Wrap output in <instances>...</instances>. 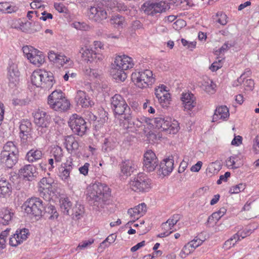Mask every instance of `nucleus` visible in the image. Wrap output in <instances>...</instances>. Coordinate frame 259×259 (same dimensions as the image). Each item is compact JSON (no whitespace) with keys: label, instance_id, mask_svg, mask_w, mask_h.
I'll use <instances>...</instances> for the list:
<instances>
[{"label":"nucleus","instance_id":"41","mask_svg":"<svg viewBox=\"0 0 259 259\" xmlns=\"http://www.w3.org/2000/svg\"><path fill=\"white\" fill-rule=\"evenodd\" d=\"M57 60L55 63L60 65L61 66H65V67H70L73 66V62L69 58L67 57L64 55L59 54Z\"/></svg>","mask_w":259,"mask_h":259},{"label":"nucleus","instance_id":"50","mask_svg":"<svg viewBox=\"0 0 259 259\" xmlns=\"http://www.w3.org/2000/svg\"><path fill=\"white\" fill-rule=\"evenodd\" d=\"M144 162H152L157 159L155 154L151 150H148L144 155Z\"/></svg>","mask_w":259,"mask_h":259},{"label":"nucleus","instance_id":"57","mask_svg":"<svg viewBox=\"0 0 259 259\" xmlns=\"http://www.w3.org/2000/svg\"><path fill=\"white\" fill-rule=\"evenodd\" d=\"M221 218L219 214L217 212H213L210 216H209L207 220L208 224H216L217 222Z\"/></svg>","mask_w":259,"mask_h":259},{"label":"nucleus","instance_id":"24","mask_svg":"<svg viewBox=\"0 0 259 259\" xmlns=\"http://www.w3.org/2000/svg\"><path fill=\"white\" fill-rule=\"evenodd\" d=\"M229 116L228 108L226 106H221L217 108L212 117V121L215 122L219 120H225Z\"/></svg>","mask_w":259,"mask_h":259},{"label":"nucleus","instance_id":"61","mask_svg":"<svg viewBox=\"0 0 259 259\" xmlns=\"http://www.w3.org/2000/svg\"><path fill=\"white\" fill-rule=\"evenodd\" d=\"M222 60H219L218 61L214 62L209 67V69L212 71H216L222 66Z\"/></svg>","mask_w":259,"mask_h":259},{"label":"nucleus","instance_id":"51","mask_svg":"<svg viewBox=\"0 0 259 259\" xmlns=\"http://www.w3.org/2000/svg\"><path fill=\"white\" fill-rule=\"evenodd\" d=\"M166 89V87L162 84L155 89V95L158 101L161 99V97L165 94L164 92H167Z\"/></svg>","mask_w":259,"mask_h":259},{"label":"nucleus","instance_id":"37","mask_svg":"<svg viewBox=\"0 0 259 259\" xmlns=\"http://www.w3.org/2000/svg\"><path fill=\"white\" fill-rule=\"evenodd\" d=\"M181 216L179 214H175L170 218H169L166 222L162 224V227L163 229L169 230H174V226L180 220Z\"/></svg>","mask_w":259,"mask_h":259},{"label":"nucleus","instance_id":"18","mask_svg":"<svg viewBox=\"0 0 259 259\" xmlns=\"http://www.w3.org/2000/svg\"><path fill=\"white\" fill-rule=\"evenodd\" d=\"M181 98L185 111H190L196 105L195 97L191 93H183Z\"/></svg>","mask_w":259,"mask_h":259},{"label":"nucleus","instance_id":"40","mask_svg":"<svg viewBox=\"0 0 259 259\" xmlns=\"http://www.w3.org/2000/svg\"><path fill=\"white\" fill-rule=\"evenodd\" d=\"M42 73L41 69L34 71L31 75L32 83L37 87L43 88V83H42Z\"/></svg>","mask_w":259,"mask_h":259},{"label":"nucleus","instance_id":"53","mask_svg":"<svg viewBox=\"0 0 259 259\" xmlns=\"http://www.w3.org/2000/svg\"><path fill=\"white\" fill-rule=\"evenodd\" d=\"M36 49H34L31 46H24L22 48L23 53L26 57L28 59L33 56V53Z\"/></svg>","mask_w":259,"mask_h":259},{"label":"nucleus","instance_id":"38","mask_svg":"<svg viewBox=\"0 0 259 259\" xmlns=\"http://www.w3.org/2000/svg\"><path fill=\"white\" fill-rule=\"evenodd\" d=\"M60 206L64 215H70V209L72 206V203L69 198H61L60 199Z\"/></svg>","mask_w":259,"mask_h":259},{"label":"nucleus","instance_id":"49","mask_svg":"<svg viewBox=\"0 0 259 259\" xmlns=\"http://www.w3.org/2000/svg\"><path fill=\"white\" fill-rule=\"evenodd\" d=\"M246 186L244 184L240 183L235 186H232L229 189V193L230 194H238L245 189Z\"/></svg>","mask_w":259,"mask_h":259},{"label":"nucleus","instance_id":"64","mask_svg":"<svg viewBox=\"0 0 259 259\" xmlns=\"http://www.w3.org/2000/svg\"><path fill=\"white\" fill-rule=\"evenodd\" d=\"M253 148L256 153L259 152V134L253 140Z\"/></svg>","mask_w":259,"mask_h":259},{"label":"nucleus","instance_id":"12","mask_svg":"<svg viewBox=\"0 0 259 259\" xmlns=\"http://www.w3.org/2000/svg\"><path fill=\"white\" fill-rule=\"evenodd\" d=\"M68 124L72 132L79 136L84 135L87 130V122L77 114H73L70 116Z\"/></svg>","mask_w":259,"mask_h":259},{"label":"nucleus","instance_id":"44","mask_svg":"<svg viewBox=\"0 0 259 259\" xmlns=\"http://www.w3.org/2000/svg\"><path fill=\"white\" fill-rule=\"evenodd\" d=\"M116 142L112 138H106L104 140L102 150L105 152H109L113 150L117 146Z\"/></svg>","mask_w":259,"mask_h":259},{"label":"nucleus","instance_id":"55","mask_svg":"<svg viewBox=\"0 0 259 259\" xmlns=\"http://www.w3.org/2000/svg\"><path fill=\"white\" fill-rule=\"evenodd\" d=\"M165 94L163 95V96L161 97V99H160L158 102L161 104V105L163 107L166 106L167 104L169 103V99H170V94L167 92H163Z\"/></svg>","mask_w":259,"mask_h":259},{"label":"nucleus","instance_id":"11","mask_svg":"<svg viewBox=\"0 0 259 259\" xmlns=\"http://www.w3.org/2000/svg\"><path fill=\"white\" fill-rule=\"evenodd\" d=\"M1 162H17L18 160V150L14 143L9 141L4 145L1 152Z\"/></svg>","mask_w":259,"mask_h":259},{"label":"nucleus","instance_id":"13","mask_svg":"<svg viewBox=\"0 0 259 259\" xmlns=\"http://www.w3.org/2000/svg\"><path fill=\"white\" fill-rule=\"evenodd\" d=\"M55 184L51 178H43L38 183V192L41 196L50 200L55 194Z\"/></svg>","mask_w":259,"mask_h":259},{"label":"nucleus","instance_id":"5","mask_svg":"<svg viewBox=\"0 0 259 259\" xmlns=\"http://www.w3.org/2000/svg\"><path fill=\"white\" fill-rule=\"evenodd\" d=\"M170 8V4L164 1H148L141 6V9L145 14L153 17H157Z\"/></svg>","mask_w":259,"mask_h":259},{"label":"nucleus","instance_id":"3","mask_svg":"<svg viewBox=\"0 0 259 259\" xmlns=\"http://www.w3.org/2000/svg\"><path fill=\"white\" fill-rule=\"evenodd\" d=\"M111 108L116 117H119L120 123L124 120H129L131 110L124 98L119 94H116L111 99Z\"/></svg>","mask_w":259,"mask_h":259},{"label":"nucleus","instance_id":"27","mask_svg":"<svg viewBox=\"0 0 259 259\" xmlns=\"http://www.w3.org/2000/svg\"><path fill=\"white\" fill-rule=\"evenodd\" d=\"M137 168L134 163H121L120 164V175L125 177L131 176Z\"/></svg>","mask_w":259,"mask_h":259},{"label":"nucleus","instance_id":"60","mask_svg":"<svg viewBox=\"0 0 259 259\" xmlns=\"http://www.w3.org/2000/svg\"><path fill=\"white\" fill-rule=\"evenodd\" d=\"M7 234L6 231L3 232L0 234V252L6 246L5 243Z\"/></svg>","mask_w":259,"mask_h":259},{"label":"nucleus","instance_id":"30","mask_svg":"<svg viewBox=\"0 0 259 259\" xmlns=\"http://www.w3.org/2000/svg\"><path fill=\"white\" fill-rule=\"evenodd\" d=\"M70 107L69 101L64 97L63 94V97L61 98L60 101L55 104L54 106L50 107L51 109H54L57 111H66Z\"/></svg>","mask_w":259,"mask_h":259},{"label":"nucleus","instance_id":"6","mask_svg":"<svg viewBox=\"0 0 259 259\" xmlns=\"http://www.w3.org/2000/svg\"><path fill=\"white\" fill-rule=\"evenodd\" d=\"M152 180L144 173L140 172L130 179L128 183L130 188L135 192L145 193L152 188Z\"/></svg>","mask_w":259,"mask_h":259},{"label":"nucleus","instance_id":"33","mask_svg":"<svg viewBox=\"0 0 259 259\" xmlns=\"http://www.w3.org/2000/svg\"><path fill=\"white\" fill-rule=\"evenodd\" d=\"M84 209L82 205L76 203L72 208L71 213L70 212V215L72 219L74 220H78L80 219L84 214Z\"/></svg>","mask_w":259,"mask_h":259},{"label":"nucleus","instance_id":"62","mask_svg":"<svg viewBox=\"0 0 259 259\" xmlns=\"http://www.w3.org/2000/svg\"><path fill=\"white\" fill-rule=\"evenodd\" d=\"M232 46V45L229 43V42H226L218 51H216L217 54H218L219 53V54H221L222 53H224Z\"/></svg>","mask_w":259,"mask_h":259},{"label":"nucleus","instance_id":"29","mask_svg":"<svg viewBox=\"0 0 259 259\" xmlns=\"http://www.w3.org/2000/svg\"><path fill=\"white\" fill-rule=\"evenodd\" d=\"M20 136L22 139L27 140L30 137L31 123L28 121H23L20 125Z\"/></svg>","mask_w":259,"mask_h":259},{"label":"nucleus","instance_id":"22","mask_svg":"<svg viewBox=\"0 0 259 259\" xmlns=\"http://www.w3.org/2000/svg\"><path fill=\"white\" fill-rule=\"evenodd\" d=\"M251 233L252 231L250 229H245L242 231H239L227 240L225 245L228 247L233 246L238 240H240V237L243 239L249 235Z\"/></svg>","mask_w":259,"mask_h":259},{"label":"nucleus","instance_id":"15","mask_svg":"<svg viewBox=\"0 0 259 259\" xmlns=\"http://www.w3.org/2000/svg\"><path fill=\"white\" fill-rule=\"evenodd\" d=\"M20 72L17 64L9 62L8 67V78L9 81V86L11 88L16 87L19 80Z\"/></svg>","mask_w":259,"mask_h":259},{"label":"nucleus","instance_id":"46","mask_svg":"<svg viewBox=\"0 0 259 259\" xmlns=\"http://www.w3.org/2000/svg\"><path fill=\"white\" fill-rule=\"evenodd\" d=\"M15 25L13 26L14 28L22 30L23 32H28V30L26 27H29L31 23L28 21L23 22L21 19L15 21Z\"/></svg>","mask_w":259,"mask_h":259},{"label":"nucleus","instance_id":"31","mask_svg":"<svg viewBox=\"0 0 259 259\" xmlns=\"http://www.w3.org/2000/svg\"><path fill=\"white\" fill-rule=\"evenodd\" d=\"M28 60L32 64L39 66L45 62V56L42 52L36 49Z\"/></svg>","mask_w":259,"mask_h":259},{"label":"nucleus","instance_id":"23","mask_svg":"<svg viewBox=\"0 0 259 259\" xmlns=\"http://www.w3.org/2000/svg\"><path fill=\"white\" fill-rule=\"evenodd\" d=\"M36 172V168L32 164L26 165L20 170V177L26 181H32Z\"/></svg>","mask_w":259,"mask_h":259},{"label":"nucleus","instance_id":"32","mask_svg":"<svg viewBox=\"0 0 259 259\" xmlns=\"http://www.w3.org/2000/svg\"><path fill=\"white\" fill-rule=\"evenodd\" d=\"M44 210L45 211L46 217L49 220H56L59 216V213L56 207L52 204H45Z\"/></svg>","mask_w":259,"mask_h":259},{"label":"nucleus","instance_id":"58","mask_svg":"<svg viewBox=\"0 0 259 259\" xmlns=\"http://www.w3.org/2000/svg\"><path fill=\"white\" fill-rule=\"evenodd\" d=\"M180 157L178 153H174L168 156L163 160V162H178L180 160Z\"/></svg>","mask_w":259,"mask_h":259},{"label":"nucleus","instance_id":"34","mask_svg":"<svg viewBox=\"0 0 259 259\" xmlns=\"http://www.w3.org/2000/svg\"><path fill=\"white\" fill-rule=\"evenodd\" d=\"M14 215L13 212L7 208H3L0 211V224L7 225L11 221Z\"/></svg>","mask_w":259,"mask_h":259},{"label":"nucleus","instance_id":"28","mask_svg":"<svg viewBox=\"0 0 259 259\" xmlns=\"http://www.w3.org/2000/svg\"><path fill=\"white\" fill-rule=\"evenodd\" d=\"M12 185L6 180H0V197L6 198L9 196L12 193Z\"/></svg>","mask_w":259,"mask_h":259},{"label":"nucleus","instance_id":"43","mask_svg":"<svg viewBox=\"0 0 259 259\" xmlns=\"http://www.w3.org/2000/svg\"><path fill=\"white\" fill-rule=\"evenodd\" d=\"M201 87L202 89L206 93L212 94L215 92L216 85L213 83L212 80L207 79V80H204L202 82Z\"/></svg>","mask_w":259,"mask_h":259},{"label":"nucleus","instance_id":"8","mask_svg":"<svg viewBox=\"0 0 259 259\" xmlns=\"http://www.w3.org/2000/svg\"><path fill=\"white\" fill-rule=\"evenodd\" d=\"M45 205V204L39 198L31 197L24 203L22 207L27 214L35 217H39L42 214Z\"/></svg>","mask_w":259,"mask_h":259},{"label":"nucleus","instance_id":"25","mask_svg":"<svg viewBox=\"0 0 259 259\" xmlns=\"http://www.w3.org/2000/svg\"><path fill=\"white\" fill-rule=\"evenodd\" d=\"M42 73V83H43V88L50 89L51 88L54 82V78L53 73L50 71H47L41 69Z\"/></svg>","mask_w":259,"mask_h":259},{"label":"nucleus","instance_id":"21","mask_svg":"<svg viewBox=\"0 0 259 259\" xmlns=\"http://www.w3.org/2000/svg\"><path fill=\"white\" fill-rule=\"evenodd\" d=\"M63 144L69 153L75 152L79 146L78 140L72 135L64 138Z\"/></svg>","mask_w":259,"mask_h":259},{"label":"nucleus","instance_id":"10","mask_svg":"<svg viewBox=\"0 0 259 259\" xmlns=\"http://www.w3.org/2000/svg\"><path fill=\"white\" fill-rule=\"evenodd\" d=\"M104 1L98 2L89 9L88 15L89 18L93 21L100 23L108 17V14L104 7Z\"/></svg>","mask_w":259,"mask_h":259},{"label":"nucleus","instance_id":"42","mask_svg":"<svg viewBox=\"0 0 259 259\" xmlns=\"http://www.w3.org/2000/svg\"><path fill=\"white\" fill-rule=\"evenodd\" d=\"M117 236L115 234H111L100 244L98 249L101 251L108 247L112 243L114 242Z\"/></svg>","mask_w":259,"mask_h":259},{"label":"nucleus","instance_id":"52","mask_svg":"<svg viewBox=\"0 0 259 259\" xmlns=\"http://www.w3.org/2000/svg\"><path fill=\"white\" fill-rule=\"evenodd\" d=\"M143 169L147 172H151L157 168L158 165L157 163H143Z\"/></svg>","mask_w":259,"mask_h":259},{"label":"nucleus","instance_id":"48","mask_svg":"<svg viewBox=\"0 0 259 259\" xmlns=\"http://www.w3.org/2000/svg\"><path fill=\"white\" fill-rule=\"evenodd\" d=\"M84 74L88 77V78L92 80L98 77L99 73L97 70L91 69L85 67L83 70Z\"/></svg>","mask_w":259,"mask_h":259},{"label":"nucleus","instance_id":"17","mask_svg":"<svg viewBox=\"0 0 259 259\" xmlns=\"http://www.w3.org/2000/svg\"><path fill=\"white\" fill-rule=\"evenodd\" d=\"M80 53L81 54V57L83 60L87 62H97L103 59V56L101 54L94 52L92 49L87 47L82 48L80 51Z\"/></svg>","mask_w":259,"mask_h":259},{"label":"nucleus","instance_id":"36","mask_svg":"<svg viewBox=\"0 0 259 259\" xmlns=\"http://www.w3.org/2000/svg\"><path fill=\"white\" fill-rule=\"evenodd\" d=\"M42 155L40 150L33 149L27 152L26 158L28 162H34L40 160L42 157Z\"/></svg>","mask_w":259,"mask_h":259},{"label":"nucleus","instance_id":"63","mask_svg":"<svg viewBox=\"0 0 259 259\" xmlns=\"http://www.w3.org/2000/svg\"><path fill=\"white\" fill-rule=\"evenodd\" d=\"M230 172L228 171L226 172L224 175H221L220 176L219 179L218 180L217 182V184L220 185L223 182H227L228 178L230 177Z\"/></svg>","mask_w":259,"mask_h":259},{"label":"nucleus","instance_id":"59","mask_svg":"<svg viewBox=\"0 0 259 259\" xmlns=\"http://www.w3.org/2000/svg\"><path fill=\"white\" fill-rule=\"evenodd\" d=\"M217 16L219 17L217 22L220 24L225 25L227 23V16L225 14L222 12L218 13Z\"/></svg>","mask_w":259,"mask_h":259},{"label":"nucleus","instance_id":"47","mask_svg":"<svg viewBox=\"0 0 259 259\" xmlns=\"http://www.w3.org/2000/svg\"><path fill=\"white\" fill-rule=\"evenodd\" d=\"M52 154L54 158L55 162H60L62 160L63 152L61 147L60 146H56L53 148Z\"/></svg>","mask_w":259,"mask_h":259},{"label":"nucleus","instance_id":"16","mask_svg":"<svg viewBox=\"0 0 259 259\" xmlns=\"http://www.w3.org/2000/svg\"><path fill=\"white\" fill-rule=\"evenodd\" d=\"M29 232L27 229L17 230L14 235L10 238L9 244L12 246H17L26 240Z\"/></svg>","mask_w":259,"mask_h":259},{"label":"nucleus","instance_id":"26","mask_svg":"<svg viewBox=\"0 0 259 259\" xmlns=\"http://www.w3.org/2000/svg\"><path fill=\"white\" fill-rule=\"evenodd\" d=\"M174 163H159L157 167V174L163 178L169 175L172 171Z\"/></svg>","mask_w":259,"mask_h":259},{"label":"nucleus","instance_id":"45","mask_svg":"<svg viewBox=\"0 0 259 259\" xmlns=\"http://www.w3.org/2000/svg\"><path fill=\"white\" fill-rule=\"evenodd\" d=\"M124 22V19L119 15L112 16L110 19V23L116 28H122Z\"/></svg>","mask_w":259,"mask_h":259},{"label":"nucleus","instance_id":"19","mask_svg":"<svg viewBox=\"0 0 259 259\" xmlns=\"http://www.w3.org/2000/svg\"><path fill=\"white\" fill-rule=\"evenodd\" d=\"M250 74V70L248 69H246L245 71L241 75L240 77L238 78L236 81L234 82L233 85L237 87L243 83L246 90H252L254 88V81L251 79L245 80V78Z\"/></svg>","mask_w":259,"mask_h":259},{"label":"nucleus","instance_id":"35","mask_svg":"<svg viewBox=\"0 0 259 259\" xmlns=\"http://www.w3.org/2000/svg\"><path fill=\"white\" fill-rule=\"evenodd\" d=\"M63 93L61 90H55L50 94L48 98V104L50 107L56 104L60 101L61 98L63 97Z\"/></svg>","mask_w":259,"mask_h":259},{"label":"nucleus","instance_id":"54","mask_svg":"<svg viewBox=\"0 0 259 259\" xmlns=\"http://www.w3.org/2000/svg\"><path fill=\"white\" fill-rule=\"evenodd\" d=\"M73 25L75 28L80 30L86 31L90 28V26L84 22H75Z\"/></svg>","mask_w":259,"mask_h":259},{"label":"nucleus","instance_id":"39","mask_svg":"<svg viewBox=\"0 0 259 259\" xmlns=\"http://www.w3.org/2000/svg\"><path fill=\"white\" fill-rule=\"evenodd\" d=\"M71 168V165L70 164L67 165V163H63L61 165V167L60 168V177L62 180L68 182Z\"/></svg>","mask_w":259,"mask_h":259},{"label":"nucleus","instance_id":"4","mask_svg":"<svg viewBox=\"0 0 259 259\" xmlns=\"http://www.w3.org/2000/svg\"><path fill=\"white\" fill-rule=\"evenodd\" d=\"M112 65L113 71H116L115 74V78L123 81L126 78L124 71L132 68L134 63L132 58L123 55L116 56Z\"/></svg>","mask_w":259,"mask_h":259},{"label":"nucleus","instance_id":"2","mask_svg":"<svg viewBox=\"0 0 259 259\" xmlns=\"http://www.w3.org/2000/svg\"><path fill=\"white\" fill-rule=\"evenodd\" d=\"M109 187L105 184L98 182L87 188V199L91 204L102 207L110 196Z\"/></svg>","mask_w":259,"mask_h":259},{"label":"nucleus","instance_id":"9","mask_svg":"<svg viewBox=\"0 0 259 259\" xmlns=\"http://www.w3.org/2000/svg\"><path fill=\"white\" fill-rule=\"evenodd\" d=\"M34 123L37 126L38 134L42 136L49 131L51 117L46 112L38 110L33 115Z\"/></svg>","mask_w":259,"mask_h":259},{"label":"nucleus","instance_id":"14","mask_svg":"<svg viewBox=\"0 0 259 259\" xmlns=\"http://www.w3.org/2000/svg\"><path fill=\"white\" fill-rule=\"evenodd\" d=\"M74 102L77 106H80L82 108H88L94 104L89 95L85 92L81 90H78L76 92Z\"/></svg>","mask_w":259,"mask_h":259},{"label":"nucleus","instance_id":"1","mask_svg":"<svg viewBox=\"0 0 259 259\" xmlns=\"http://www.w3.org/2000/svg\"><path fill=\"white\" fill-rule=\"evenodd\" d=\"M123 126L129 132H134L137 128H140L146 123L151 124L154 127L164 131L169 134H175L180 129L179 123L175 119L169 117H157L149 118L141 117L136 119H132V115L129 120H122Z\"/></svg>","mask_w":259,"mask_h":259},{"label":"nucleus","instance_id":"56","mask_svg":"<svg viewBox=\"0 0 259 259\" xmlns=\"http://www.w3.org/2000/svg\"><path fill=\"white\" fill-rule=\"evenodd\" d=\"M203 242V241L202 240L199 238L198 237H196L194 238V239L189 242L188 243L190 244V245L191 246L192 249L195 250V248L201 245Z\"/></svg>","mask_w":259,"mask_h":259},{"label":"nucleus","instance_id":"20","mask_svg":"<svg viewBox=\"0 0 259 259\" xmlns=\"http://www.w3.org/2000/svg\"><path fill=\"white\" fill-rule=\"evenodd\" d=\"M146 205L144 203H142L134 208L129 209L127 213L133 219V222H134L135 220H138L140 217L143 216L146 213Z\"/></svg>","mask_w":259,"mask_h":259},{"label":"nucleus","instance_id":"7","mask_svg":"<svg viewBox=\"0 0 259 259\" xmlns=\"http://www.w3.org/2000/svg\"><path fill=\"white\" fill-rule=\"evenodd\" d=\"M131 78L136 85L141 89L149 87L155 81L152 71L149 69L136 71L132 73Z\"/></svg>","mask_w":259,"mask_h":259}]
</instances>
